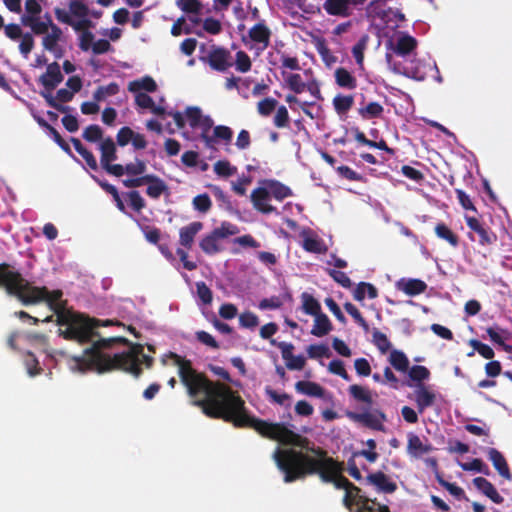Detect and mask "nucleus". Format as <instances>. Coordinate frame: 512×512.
Here are the masks:
<instances>
[{"mask_svg": "<svg viewBox=\"0 0 512 512\" xmlns=\"http://www.w3.org/2000/svg\"><path fill=\"white\" fill-rule=\"evenodd\" d=\"M170 358L178 366L180 380L187 388L188 395L194 399L193 405L200 407L206 416L223 419L238 428H252L262 437L300 447L313 454L311 456L293 448H276L273 459L284 474V482L291 483L318 474L322 482L345 490L343 502L349 511H352L354 504L358 507L357 512L366 507L368 498L361 495V489L341 474L343 463L329 457L326 450L314 444L310 446L308 438L290 430L283 423H270L249 415L244 400L229 386L209 380L192 367L190 360L176 353H171Z\"/></svg>", "mask_w": 512, "mask_h": 512, "instance_id": "obj_1", "label": "nucleus"}, {"mask_svg": "<svg viewBox=\"0 0 512 512\" xmlns=\"http://www.w3.org/2000/svg\"><path fill=\"white\" fill-rule=\"evenodd\" d=\"M7 294L15 296L23 305H34L46 302L50 310L56 315V322L60 335L64 339L86 344L99 336L97 329L112 324L110 320L102 321L84 313L67 309L66 300H62L63 292L60 289L49 291L47 287H38L27 281L19 271L13 270L7 283Z\"/></svg>", "mask_w": 512, "mask_h": 512, "instance_id": "obj_2", "label": "nucleus"}, {"mask_svg": "<svg viewBox=\"0 0 512 512\" xmlns=\"http://www.w3.org/2000/svg\"><path fill=\"white\" fill-rule=\"evenodd\" d=\"M143 354L142 344H131L124 337L101 338L93 341L76 361L80 366L95 369L98 373L119 369L139 378L143 372L139 357Z\"/></svg>", "mask_w": 512, "mask_h": 512, "instance_id": "obj_3", "label": "nucleus"}, {"mask_svg": "<svg viewBox=\"0 0 512 512\" xmlns=\"http://www.w3.org/2000/svg\"><path fill=\"white\" fill-rule=\"evenodd\" d=\"M64 77L57 62L47 65L46 72L39 77V83L44 87L40 95L45 99L47 105L61 113H67L69 106L62 105L56 101L52 91L63 81Z\"/></svg>", "mask_w": 512, "mask_h": 512, "instance_id": "obj_4", "label": "nucleus"}, {"mask_svg": "<svg viewBox=\"0 0 512 512\" xmlns=\"http://www.w3.org/2000/svg\"><path fill=\"white\" fill-rule=\"evenodd\" d=\"M239 233V228L228 221H224L221 225L205 235L199 242L200 249L207 255H215L222 251L219 244L220 239L227 238Z\"/></svg>", "mask_w": 512, "mask_h": 512, "instance_id": "obj_5", "label": "nucleus"}, {"mask_svg": "<svg viewBox=\"0 0 512 512\" xmlns=\"http://www.w3.org/2000/svg\"><path fill=\"white\" fill-rule=\"evenodd\" d=\"M346 416L353 422L362 424L363 426L376 431H385L384 422L387 420L386 415L380 409L372 411H364L361 413L347 411Z\"/></svg>", "mask_w": 512, "mask_h": 512, "instance_id": "obj_6", "label": "nucleus"}, {"mask_svg": "<svg viewBox=\"0 0 512 512\" xmlns=\"http://www.w3.org/2000/svg\"><path fill=\"white\" fill-rule=\"evenodd\" d=\"M466 225L478 235V243L481 246H490L496 243L497 235L479 219L472 216H465Z\"/></svg>", "mask_w": 512, "mask_h": 512, "instance_id": "obj_7", "label": "nucleus"}, {"mask_svg": "<svg viewBox=\"0 0 512 512\" xmlns=\"http://www.w3.org/2000/svg\"><path fill=\"white\" fill-rule=\"evenodd\" d=\"M250 198L253 207L263 214H271L277 211L276 207L269 204L271 198L270 191L266 188L265 185L263 187L254 189Z\"/></svg>", "mask_w": 512, "mask_h": 512, "instance_id": "obj_8", "label": "nucleus"}, {"mask_svg": "<svg viewBox=\"0 0 512 512\" xmlns=\"http://www.w3.org/2000/svg\"><path fill=\"white\" fill-rule=\"evenodd\" d=\"M433 450L434 447L427 439L424 442L417 434L412 432L408 433L406 451L411 457L419 459Z\"/></svg>", "mask_w": 512, "mask_h": 512, "instance_id": "obj_9", "label": "nucleus"}, {"mask_svg": "<svg viewBox=\"0 0 512 512\" xmlns=\"http://www.w3.org/2000/svg\"><path fill=\"white\" fill-rule=\"evenodd\" d=\"M231 54L223 47H215L208 54V63L213 70L224 72L232 66Z\"/></svg>", "mask_w": 512, "mask_h": 512, "instance_id": "obj_10", "label": "nucleus"}, {"mask_svg": "<svg viewBox=\"0 0 512 512\" xmlns=\"http://www.w3.org/2000/svg\"><path fill=\"white\" fill-rule=\"evenodd\" d=\"M366 480L369 484L373 485L378 492L392 494L397 490V484L382 471L369 474Z\"/></svg>", "mask_w": 512, "mask_h": 512, "instance_id": "obj_11", "label": "nucleus"}, {"mask_svg": "<svg viewBox=\"0 0 512 512\" xmlns=\"http://www.w3.org/2000/svg\"><path fill=\"white\" fill-rule=\"evenodd\" d=\"M415 402L419 413H423L427 408L434 405L436 395L430 391L423 383L417 384L414 391Z\"/></svg>", "mask_w": 512, "mask_h": 512, "instance_id": "obj_12", "label": "nucleus"}, {"mask_svg": "<svg viewBox=\"0 0 512 512\" xmlns=\"http://www.w3.org/2000/svg\"><path fill=\"white\" fill-rule=\"evenodd\" d=\"M204 225L200 221H194L180 228L179 244L190 250L194 244L195 236L203 229Z\"/></svg>", "mask_w": 512, "mask_h": 512, "instance_id": "obj_13", "label": "nucleus"}, {"mask_svg": "<svg viewBox=\"0 0 512 512\" xmlns=\"http://www.w3.org/2000/svg\"><path fill=\"white\" fill-rule=\"evenodd\" d=\"M396 288L404 292L408 296H416L422 294L427 289V284L420 279H405L402 278L396 282Z\"/></svg>", "mask_w": 512, "mask_h": 512, "instance_id": "obj_14", "label": "nucleus"}, {"mask_svg": "<svg viewBox=\"0 0 512 512\" xmlns=\"http://www.w3.org/2000/svg\"><path fill=\"white\" fill-rule=\"evenodd\" d=\"M487 455L488 459L492 462L493 467L497 470L500 476L506 480H511L512 476L510 469L503 454L496 448H489Z\"/></svg>", "mask_w": 512, "mask_h": 512, "instance_id": "obj_15", "label": "nucleus"}, {"mask_svg": "<svg viewBox=\"0 0 512 512\" xmlns=\"http://www.w3.org/2000/svg\"><path fill=\"white\" fill-rule=\"evenodd\" d=\"M355 2V0H326L323 8L329 15L347 17L350 15V5H354Z\"/></svg>", "mask_w": 512, "mask_h": 512, "instance_id": "obj_16", "label": "nucleus"}, {"mask_svg": "<svg viewBox=\"0 0 512 512\" xmlns=\"http://www.w3.org/2000/svg\"><path fill=\"white\" fill-rule=\"evenodd\" d=\"M474 486L487 496L495 504H501L504 498L498 493L494 485L484 477H476L473 479Z\"/></svg>", "mask_w": 512, "mask_h": 512, "instance_id": "obj_17", "label": "nucleus"}, {"mask_svg": "<svg viewBox=\"0 0 512 512\" xmlns=\"http://www.w3.org/2000/svg\"><path fill=\"white\" fill-rule=\"evenodd\" d=\"M249 37L253 42L262 44V50H264L270 44L271 31L262 21L250 28Z\"/></svg>", "mask_w": 512, "mask_h": 512, "instance_id": "obj_18", "label": "nucleus"}, {"mask_svg": "<svg viewBox=\"0 0 512 512\" xmlns=\"http://www.w3.org/2000/svg\"><path fill=\"white\" fill-rule=\"evenodd\" d=\"M262 183L270 191V196L274 197L278 201H282L285 198L292 196V190L277 180L268 179L264 180Z\"/></svg>", "mask_w": 512, "mask_h": 512, "instance_id": "obj_19", "label": "nucleus"}, {"mask_svg": "<svg viewBox=\"0 0 512 512\" xmlns=\"http://www.w3.org/2000/svg\"><path fill=\"white\" fill-rule=\"evenodd\" d=\"M486 332L490 340L501 346L505 352L512 353V345L505 344V340H509L512 336L511 332L506 329L488 327Z\"/></svg>", "mask_w": 512, "mask_h": 512, "instance_id": "obj_20", "label": "nucleus"}, {"mask_svg": "<svg viewBox=\"0 0 512 512\" xmlns=\"http://www.w3.org/2000/svg\"><path fill=\"white\" fill-rule=\"evenodd\" d=\"M295 389L298 393L317 397L324 398L325 397V389L318 383L312 381H298L295 384Z\"/></svg>", "mask_w": 512, "mask_h": 512, "instance_id": "obj_21", "label": "nucleus"}, {"mask_svg": "<svg viewBox=\"0 0 512 512\" xmlns=\"http://www.w3.org/2000/svg\"><path fill=\"white\" fill-rule=\"evenodd\" d=\"M416 47L417 40L408 34H403L397 39V42L392 49L397 55L404 57L413 52Z\"/></svg>", "mask_w": 512, "mask_h": 512, "instance_id": "obj_22", "label": "nucleus"}, {"mask_svg": "<svg viewBox=\"0 0 512 512\" xmlns=\"http://www.w3.org/2000/svg\"><path fill=\"white\" fill-rule=\"evenodd\" d=\"M99 149L101 152L100 163L102 167L117 159L116 145L111 137L102 140Z\"/></svg>", "mask_w": 512, "mask_h": 512, "instance_id": "obj_23", "label": "nucleus"}, {"mask_svg": "<svg viewBox=\"0 0 512 512\" xmlns=\"http://www.w3.org/2000/svg\"><path fill=\"white\" fill-rule=\"evenodd\" d=\"M314 317V325L311 330L312 335L316 337H323L333 329L332 323L326 314L321 312Z\"/></svg>", "mask_w": 512, "mask_h": 512, "instance_id": "obj_24", "label": "nucleus"}, {"mask_svg": "<svg viewBox=\"0 0 512 512\" xmlns=\"http://www.w3.org/2000/svg\"><path fill=\"white\" fill-rule=\"evenodd\" d=\"M388 361L398 372L406 373L410 367L408 357L403 351L398 349L391 350Z\"/></svg>", "mask_w": 512, "mask_h": 512, "instance_id": "obj_25", "label": "nucleus"}, {"mask_svg": "<svg viewBox=\"0 0 512 512\" xmlns=\"http://www.w3.org/2000/svg\"><path fill=\"white\" fill-rule=\"evenodd\" d=\"M336 84L345 89L353 90L357 87L356 78L345 68L339 67L334 73Z\"/></svg>", "mask_w": 512, "mask_h": 512, "instance_id": "obj_26", "label": "nucleus"}, {"mask_svg": "<svg viewBox=\"0 0 512 512\" xmlns=\"http://www.w3.org/2000/svg\"><path fill=\"white\" fill-rule=\"evenodd\" d=\"M157 89L155 80L150 76H145L142 79L129 82L128 90L133 93H139L142 90L147 92H154Z\"/></svg>", "mask_w": 512, "mask_h": 512, "instance_id": "obj_27", "label": "nucleus"}, {"mask_svg": "<svg viewBox=\"0 0 512 512\" xmlns=\"http://www.w3.org/2000/svg\"><path fill=\"white\" fill-rule=\"evenodd\" d=\"M147 184L149 185L146 189V194L153 199H158L168 190L166 183L154 174H151L150 180Z\"/></svg>", "mask_w": 512, "mask_h": 512, "instance_id": "obj_28", "label": "nucleus"}, {"mask_svg": "<svg viewBox=\"0 0 512 512\" xmlns=\"http://www.w3.org/2000/svg\"><path fill=\"white\" fill-rule=\"evenodd\" d=\"M21 23L24 26L30 27L34 34L41 35L47 33L49 29V21L44 22L39 19V17L26 16L23 15L21 17Z\"/></svg>", "mask_w": 512, "mask_h": 512, "instance_id": "obj_29", "label": "nucleus"}, {"mask_svg": "<svg viewBox=\"0 0 512 512\" xmlns=\"http://www.w3.org/2000/svg\"><path fill=\"white\" fill-rule=\"evenodd\" d=\"M71 143L73 144L75 150L83 157L87 166L92 170H97L98 164L93 153L89 151L78 138L72 137Z\"/></svg>", "mask_w": 512, "mask_h": 512, "instance_id": "obj_30", "label": "nucleus"}, {"mask_svg": "<svg viewBox=\"0 0 512 512\" xmlns=\"http://www.w3.org/2000/svg\"><path fill=\"white\" fill-rule=\"evenodd\" d=\"M348 392L350 396L358 402L365 403L368 406L372 405L373 403L372 395L368 388L358 384H353L349 386Z\"/></svg>", "mask_w": 512, "mask_h": 512, "instance_id": "obj_31", "label": "nucleus"}, {"mask_svg": "<svg viewBox=\"0 0 512 512\" xmlns=\"http://www.w3.org/2000/svg\"><path fill=\"white\" fill-rule=\"evenodd\" d=\"M366 294L369 299H375L378 297V290L371 283L360 282L353 292V297L356 301H362L364 300Z\"/></svg>", "mask_w": 512, "mask_h": 512, "instance_id": "obj_32", "label": "nucleus"}, {"mask_svg": "<svg viewBox=\"0 0 512 512\" xmlns=\"http://www.w3.org/2000/svg\"><path fill=\"white\" fill-rule=\"evenodd\" d=\"M332 103L336 113L338 115H344L354 105V96L338 94L333 98Z\"/></svg>", "mask_w": 512, "mask_h": 512, "instance_id": "obj_33", "label": "nucleus"}, {"mask_svg": "<svg viewBox=\"0 0 512 512\" xmlns=\"http://www.w3.org/2000/svg\"><path fill=\"white\" fill-rule=\"evenodd\" d=\"M434 231L438 238L445 240L452 247L459 245V237L445 223H438Z\"/></svg>", "mask_w": 512, "mask_h": 512, "instance_id": "obj_34", "label": "nucleus"}, {"mask_svg": "<svg viewBox=\"0 0 512 512\" xmlns=\"http://www.w3.org/2000/svg\"><path fill=\"white\" fill-rule=\"evenodd\" d=\"M301 299L302 309L306 314L315 316L322 312L320 303L311 294L304 292Z\"/></svg>", "mask_w": 512, "mask_h": 512, "instance_id": "obj_35", "label": "nucleus"}, {"mask_svg": "<svg viewBox=\"0 0 512 512\" xmlns=\"http://www.w3.org/2000/svg\"><path fill=\"white\" fill-rule=\"evenodd\" d=\"M214 125V121L210 116H204L199 122L198 127L201 129L200 138L207 148H213V140L210 138V130Z\"/></svg>", "mask_w": 512, "mask_h": 512, "instance_id": "obj_36", "label": "nucleus"}, {"mask_svg": "<svg viewBox=\"0 0 512 512\" xmlns=\"http://www.w3.org/2000/svg\"><path fill=\"white\" fill-rule=\"evenodd\" d=\"M119 90V85L115 82H111L106 86H99L93 94V99L96 102L103 101L109 96H114L118 94Z\"/></svg>", "mask_w": 512, "mask_h": 512, "instance_id": "obj_37", "label": "nucleus"}, {"mask_svg": "<svg viewBox=\"0 0 512 512\" xmlns=\"http://www.w3.org/2000/svg\"><path fill=\"white\" fill-rule=\"evenodd\" d=\"M176 5L184 13L193 15H200L203 8V4L199 0H177Z\"/></svg>", "mask_w": 512, "mask_h": 512, "instance_id": "obj_38", "label": "nucleus"}, {"mask_svg": "<svg viewBox=\"0 0 512 512\" xmlns=\"http://www.w3.org/2000/svg\"><path fill=\"white\" fill-rule=\"evenodd\" d=\"M407 372L409 378L412 381L417 382V384L422 383L423 381L429 379L430 377L429 369L422 365H414L412 367H409Z\"/></svg>", "mask_w": 512, "mask_h": 512, "instance_id": "obj_39", "label": "nucleus"}, {"mask_svg": "<svg viewBox=\"0 0 512 512\" xmlns=\"http://www.w3.org/2000/svg\"><path fill=\"white\" fill-rule=\"evenodd\" d=\"M384 111L383 106L378 102H370L367 106L359 109V114L364 119L379 118Z\"/></svg>", "mask_w": 512, "mask_h": 512, "instance_id": "obj_40", "label": "nucleus"}, {"mask_svg": "<svg viewBox=\"0 0 512 512\" xmlns=\"http://www.w3.org/2000/svg\"><path fill=\"white\" fill-rule=\"evenodd\" d=\"M233 131L230 127L225 125H217L213 129V135H210V138L213 140V146L217 142V140L224 141L225 143H229L232 140Z\"/></svg>", "mask_w": 512, "mask_h": 512, "instance_id": "obj_41", "label": "nucleus"}, {"mask_svg": "<svg viewBox=\"0 0 512 512\" xmlns=\"http://www.w3.org/2000/svg\"><path fill=\"white\" fill-rule=\"evenodd\" d=\"M460 467L464 471H475L487 476L490 474L489 467L479 458H475L470 462L460 463Z\"/></svg>", "mask_w": 512, "mask_h": 512, "instance_id": "obj_42", "label": "nucleus"}, {"mask_svg": "<svg viewBox=\"0 0 512 512\" xmlns=\"http://www.w3.org/2000/svg\"><path fill=\"white\" fill-rule=\"evenodd\" d=\"M94 179L99 183V185L107 192L109 193L110 195H112L114 201L116 202V206L117 208L121 211V212H125L126 208H125V205L123 203V201L121 200V197L119 195V192H118V189L108 183L107 181H100V180H97L95 177Z\"/></svg>", "mask_w": 512, "mask_h": 512, "instance_id": "obj_43", "label": "nucleus"}, {"mask_svg": "<svg viewBox=\"0 0 512 512\" xmlns=\"http://www.w3.org/2000/svg\"><path fill=\"white\" fill-rule=\"evenodd\" d=\"M366 445L369 448L368 450H361V451L355 452L353 454V457L362 456L368 462L374 463L379 457L378 453L375 451L376 446H377L376 441L374 439H368L366 441Z\"/></svg>", "mask_w": 512, "mask_h": 512, "instance_id": "obj_44", "label": "nucleus"}, {"mask_svg": "<svg viewBox=\"0 0 512 512\" xmlns=\"http://www.w3.org/2000/svg\"><path fill=\"white\" fill-rule=\"evenodd\" d=\"M367 43L368 35H363L352 48L353 57L355 58L356 63L360 66L363 65L364 51L367 47Z\"/></svg>", "mask_w": 512, "mask_h": 512, "instance_id": "obj_45", "label": "nucleus"}, {"mask_svg": "<svg viewBox=\"0 0 512 512\" xmlns=\"http://www.w3.org/2000/svg\"><path fill=\"white\" fill-rule=\"evenodd\" d=\"M439 484L444 487L451 495H453L458 500L468 501V497L466 496L464 490L456 485L455 483H450L441 477H438Z\"/></svg>", "mask_w": 512, "mask_h": 512, "instance_id": "obj_46", "label": "nucleus"}, {"mask_svg": "<svg viewBox=\"0 0 512 512\" xmlns=\"http://www.w3.org/2000/svg\"><path fill=\"white\" fill-rule=\"evenodd\" d=\"M344 309L363 328L364 331L369 330V325L367 321L364 319V317L354 304L346 302L344 304Z\"/></svg>", "mask_w": 512, "mask_h": 512, "instance_id": "obj_47", "label": "nucleus"}, {"mask_svg": "<svg viewBox=\"0 0 512 512\" xmlns=\"http://www.w3.org/2000/svg\"><path fill=\"white\" fill-rule=\"evenodd\" d=\"M237 171L235 166H232L228 160H219L214 164V172L221 177H230Z\"/></svg>", "mask_w": 512, "mask_h": 512, "instance_id": "obj_48", "label": "nucleus"}, {"mask_svg": "<svg viewBox=\"0 0 512 512\" xmlns=\"http://www.w3.org/2000/svg\"><path fill=\"white\" fill-rule=\"evenodd\" d=\"M251 59L245 51H238L236 53L235 67L241 73H246L251 70Z\"/></svg>", "mask_w": 512, "mask_h": 512, "instance_id": "obj_49", "label": "nucleus"}, {"mask_svg": "<svg viewBox=\"0 0 512 512\" xmlns=\"http://www.w3.org/2000/svg\"><path fill=\"white\" fill-rule=\"evenodd\" d=\"M469 344L485 359H493L495 356L494 350L488 345L479 340L471 339Z\"/></svg>", "mask_w": 512, "mask_h": 512, "instance_id": "obj_50", "label": "nucleus"}, {"mask_svg": "<svg viewBox=\"0 0 512 512\" xmlns=\"http://www.w3.org/2000/svg\"><path fill=\"white\" fill-rule=\"evenodd\" d=\"M308 357L311 359L330 357L331 352L325 344H312L307 348Z\"/></svg>", "mask_w": 512, "mask_h": 512, "instance_id": "obj_51", "label": "nucleus"}, {"mask_svg": "<svg viewBox=\"0 0 512 512\" xmlns=\"http://www.w3.org/2000/svg\"><path fill=\"white\" fill-rule=\"evenodd\" d=\"M277 100L271 97L262 99L257 104V111L261 116H269L277 107Z\"/></svg>", "mask_w": 512, "mask_h": 512, "instance_id": "obj_52", "label": "nucleus"}, {"mask_svg": "<svg viewBox=\"0 0 512 512\" xmlns=\"http://www.w3.org/2000/svg\"><path fill=\"white\" fill-rule=\"evenodd\" d=\"M82 137L88 142L95 143L102 139L103 131L99 125L91 124L84 129Z\"/></svg>", "mask_w": 512, "mask_h": 512, "instance_id": "obj_53", "label": "nucleus"}, {"mask_svg": "<svg viewBox=\"0 0 512 512\" xmlns=\"http://www.w3.org/2000/svg\"><path fill=\"white\" fill-rule=\"evenodd\" d=\"M265 394L268 396V398L271 402H274L279 405H285L286 402H288L287 406H290L291 396L287 393H278L276 390L272 389L270 386H267L265 388Z\"/></svg>", "mask_w": 512, "mask_h": 512, "instance_id": "obj_54", "label": "nucleus"}, {"mask_svg": "<svg viewBox=\"0 0 512 512\" xmlns=\"http://www.w3.org/2000/svg\"><path fill=\"white\" fill-rule=\"evenodd\" d=\"M373 342L379 349V351L385 354L391 348V342L388 337L379 330L373 332Z\"/></svg>", "mask_w": 512, "mask_h": 512, "instance_id": "obj_55", "label": "nucleus"}, {"mask_svg": "<svg viewBox=\"0 0 512 512\" xmlns=\"http://www.w3.org/2000/svg\"><path fill=\"white\" fill-rule=\"evenodd\" d=\"M328 370L331 373L340 376L345 381L351 380L350 375L347 373V371L344 367L343 361H341L339 359H334V360L330 361V363L328 365Z\"/></svg>", "mask_w": 512, "mask_h": 512, "instance_id": "obj_56", "label": "nucleus"}, {"mask_svg": "<svg viewBox=\"0 0 512 512\" xmlns=\"http://www.w3.org/2000/svg\"><path fill=\"white\" fill-rule=\"evenodd\" d=\"M185 115H186V118H187L191 128H197L199 125V122L204 117L202 115L201 109L196 106L187 107V109L185 111Z\"/></svg>", "mask_w": 512, "mask_h": 512, "instance_id": "obj_57", "label": "nucleus"}, {"mask_svg": "<svg viewBox=\"0 0 512 512\" xmlns=\"http://www.w3.org/2000/svg\"><path fill=\"white\" fill-rule=\"evenodd\" d=\"M193 206L196 210L202 213H206L212 206L211 199L208 194H199L193 199Z\"/></svg>", "mask_w": 512, "mask_h": 512, "instance_id": "obj_58", "label": "nucleus"}, {"mask_svg": "<svg viewBox=\"0 0 512 512\" xmlns=\"http://www.w3.org/2000/svg\"><path fill=\"white\" fill-rule=\"evenodd\" d=\"M277 128H286L289 126V114L285 106H279L273 119Z\"/></svg>", "mask_w": 512, "mask_h": 512, "instance_id": "obj_59", "label": "nucleus"}, {"mask_svg": "<svg viewBox=\"0 0 512 512\" xmlns=\"http://www.w3.org/2000/svg\"><path fill=\"white\" fill-rule=\"evenodd\" d=\"M317 51H318L319 55L321 56L322 61L327 66H331L332 64L336 63L337 57L333 55L331 50L328 48V46L324 42H320L317 45Z\"/></svg>", "mask_w": 512, "mask_h": 512, "instance_id": "obj_60", "label": "nucleus"}, {"mask_svg": "<svg viewBox=\"0 0 512 512\" xmlns=\"http://www.w3.org/2000/svg\"><path fill=\"white\" fill-rule=\"evenodd\" d=\"M287 84L297 94L302 93L306 88V84L303 82L300 74H290L287 78Z\"/></svg>", "mask_w": 512, "mask_h": 512, "instance_id": "obj_61", "label": "nucleus"}, {"mask_svg": "<svg viewBox=\"0 0 512 512\" xmlns=\"http://www.w3.org/2000/svg\"><path fill=\"white\" fill-rule=\"evenodd\" d=\"M328 274L336 283L342 287L350 288L352 286V282L345 272L329 269Z\"/></svg>", "mask_w": 512, "mask_h": 512, "instance_id": "obj_62", "label": "nucleus"}, {"mask_svg": "<svg viewBox=\"0 0 512 512\" xmlns=\"http://www.w3.org/2000/svg\"><path fill=\"white\" fill-rule=\"evenodd\" d=\"M69 10L73 16L78 18H85L89 13L88 7L84 3L77 0H72L69 3Z\"/></svg>", "mask_w": 512, "mask_h": 512, "instance_id": "obj_63", "label": "nucleus"}, {"mask_svg": "<svg viewBox=\"0 0 512 512\" xmlns=\"http://www.w3.org/2000/svg\"><path fill=\"white\" fill-rule=\"evenodd\" d=\"M134 136V131L128 127L124 126L119 129L116 135L117 144L121 147L126 146L129 142H131L132 137Z\"/></svg>", "mask_w": 512, "mask_h": 512, "instance_id": "obj_64", "label": "nucleus"}]
</instances>
